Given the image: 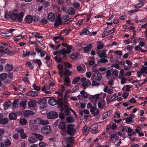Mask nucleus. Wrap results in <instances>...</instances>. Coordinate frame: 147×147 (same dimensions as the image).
<instances>
[{
  "label": "nucleus",
  "instance_id": "obj_1",
  "mask_svg": "<svg viewBox=\"0 0 147 147\" xmlns=\"http://www.w3.org/2000/svg\"><path fill=\"white\" fill-rule=\"evenodd\" d=\"M24 16V13L21 11L18 13H15L13 12V14L11 16V20L13 21L17 20L18 22H21L23 20Z\"/></svg>",
  "mask_w": 147,
  "mask_h": 147
},
{
  "label": "nucleus",
  "instance_id": "obj_2",
  "mask_svg": "<svg viewBox=\"0 0 147 147\" xmlns=\"http://www.w3.org/2000/svg\"><path fill=\"white\" fill-rule=\"evenodd\" d=\"M75 126L74 124L68 125L67 127V132L69 135H74L76 132V129L74 128Z\"/></svg>",
  "mask_w": 147,
  "mask_h": 147
},
{
  "label": "nucleus",
  "instance_id": "obj_3",
  "mask_svg": "<svg viewBox=\"0 0 147 147\" xmlns=\"http://www.w3.org/2000/svg\"><path fill=\"white\" fill-rule=\"evenodd\" d=\"M8 75L6 73L4 72L0 74V80L4 81L5 84L10 83L11 81L9 79L5 80L7 77Z\"/></svg>",
  "mask_w": 147,
  "mask_h": 147
},
{
  "label": "nucleus",
  "instance_id": "obj_4",
  "mask_svg": "<svg viewBox=\"0 0 147 147\" xmlns=\"http://www.w3.org/2000/svg\"><path fill=\"white\" fill-rule=\"evenodd\" d=\"M58 116V113L54 111H51L47 114V117L49 119H56Z\"/></svg>",
  "mask_w": 147,
  "mask_h": 147
},
{
  "label": "nucleus",
  "instance_id": "obj_5",
  "mask_svg": "<svg viewBox=\"0 0 147 147\" xmlns=\"http://www.w3.org/2000/svg\"><path fill=\"white\" fill-rule=\"evenodd\" d=\"M41 131L42 133L46 134H50L51 132V127L49 125L43 127L41 129Z\"/></svg>",
  "mask_w": 147,
  "mask_h": 147
},
{
  "label": "nucleus",
  "instance_id": "obj_6",
  "mask_svg": "<svg viewBox=\"0 0 147 147\" xmlns=\"http://www.w3.org/2000/svg\"><path fill=\"white\" fill-rule=\"evenodd\" d=\"M65 71H60L59 75L60 77H61L62 76L67 75L68 76H70L71 75L72 72L71 71H69V69L67 67L64 68Z\"/></svg>",
  "mask_w": 147,
  "mask_h": 147
},
{
  "label": "nucleus",
  "instance_id": "obj_7",
  "mask_svg": "<svg viewBox=\"0 0 147 147\" xmlns=\"http://www.w3.org/2000/svg\"><path fill=\"white\" fill-rule=\"evenodd\" d=\"M4 68L6 71H10L13 69V65L11 63H7L4 66Z\"/></svg>",
  "mask_w": 147,
  "mask_h": 147
},
{
  "label": "nucleus",
  "instance_id": "obj_8",
  "mask_svg": "<svg viewBox=\"0 0 147 147\" xmlns=\"http://www.w3.org/2000/svg\"><path fill=\"white\" fill-rule=\"evenodd\" d=\"M98 125L97 123H94L92 124L91 126V132L94 134H96L99 132V130L98 129Z\"/></svg>",
  "mask_w": 147,
  "mask_h": 147
},
{
  "label": "nucleus",
  "instance_id": "obj_9",
  "mask_svg": "<svg viewBox=\"0 0 147 147\" xmlns=\"http://www.w3.org/2000/svg\"><path fill=\"white\" fill-rule=\"evenodd\" d=\"M57 105L58 107L60 108L63 109L64 108V106L66 107V105L63 104L62 98L58 99V100H57Z\"/></svg>",
  "mask_w": 147,
  "mask_h": 147
},
{
  "label": "nucleus",
  "instance_id": "obj_10",
  "mask_svg": "<svg viewBox=\"0 0 147 147\" xmlns=\"http://www.w3.org/2000/svg\"><path fill=\"white\" fill-rule=\"evenodd\" d=\"M32 16L30 15H27L25 17L24 21L25 23L30 24L32 22Z\"/></svg>",
  "mask_w": 147,
  "mask_h": 147
},
{
  "label": "nucleus",
  "instance_id": "obj_11",
  "mask_svg": "<svg viewBox=\"0 0 147 147\" xmlns=\"http://www.w3.org/2000/svg\"><path fill=\"white\" fill-rule=\"evenodd\" d=\"M63 22L60 17H58L56 19L54 24V26L55 27H57L59 25H62Z\"/></svg>",
  "mask_w": 147,
  "mask_h": 147
},
{
  "label": "nucleus",
  "instance_id": "obj_12",
  "mask_svg": "<svg viewBox=\"0 0 147 147\" xmlns=\"http://www.w3.org/2000/svg\"><path fill=\"white\" fill-rule=\"evenodd\" d=\"M34 111L30 110H26L24 111L23 113V115L24 117H27L29 115H32L34 114Z\"/></svg>",
  "mask_w": 147,
  "mask_h": 147
},
{
  "label": "nucleus",
  "instance_id": "obj_13",
  "mask_svg": "<svg viewBox=\"0 0 147 147\" xmlns=\"http://www.w3.org/2000/svg\"><path fill=\"white\" fill-rule=\"evenodd\" d=\"M97 54L100 58H107V57L106 55V54L105 51L104 50L99 51L97 53Z\"/></svg>",
  "mask_w": 147,
  "mask_h": 147
},
{
  "label": "nucleus",
  "instance_id": "obj_14",
  "mask_svg": "<svg viewBox=\"0 0 147 147\" xmlns=\"http://www.w3.org/2000/svg\"><path fill=\"white\" fill-rule=\"evenodd\" d=\"M50 98L48 101V102L50 105L53 106L57 104V100L55 99V97H50Z\"/></svg>",
  "mask_w": 147,
  "mask_h": 147
},
{
  "label": "nucleus",
  "instance_id": "obj_15",
  "mask_svg": "<svg viewBox=\"0 0 147 147\" xmlns=\"http://www.w3.org/2000/svg\"><path fill=\"white\" fill-rule=\"evenodd\" d=\"M66 125L65 122L61 120L59 122L58 125V128L64 130L65 129Z\"/></svg>",
  "mask_w": 147,
  "mask_h": 147
},
{
  "label": "nucleus",
  "instance_id": "obj_16",
  "mask_svg": "<svg viewBox=\"0 0 147 147\" xmlns=\"http://www.w3.org/2000/svg\"><path fill=\"white\" fill-rule=\"evenodd\" d=\"M112 113L113 111L112 110H109L107 112L104 113L102 115V117H103V119L107 118Z\"/></svg>",
  "mask_w": 147,
  "mask_h": 147
},
{
  "label": "nucleus",
  "instance_id": "obj_17",
  "mask_svg": "<svg viewBox=\"0 0 147 147\" xmlns=\"http://www.w3.org/2000/svg\"><path fill=\"white\" fill-rule=\"evenodd\" d=\"M55 18V15L53 13H50L49 14L48 18L50 21L54 22Z\"/></svg>",
  "mask_w": 147,
  "mask_h": 147
},
{
  "label": "nucleus",
  "instance_id": "obj_18",
  "mask_svg": "<svg viewBox=\"0 0 147 147\" xmlns=\"http://www.w3.org/2000/svg\"><path fill=\"white\" fill-rule=\"evenodd\" d=\"M36 103L37 101L36 100H31L29 101L28 105L30 107H33L36 105Z\"/></svg>",
  "mask_w": 147,
  "mask_h": 147
},
{
  "label": "nucleus",
  "instance_id": "obj_19",
  "mask_svg": "<svg viewBox=\"0 0 147 147\" xmlns=\"http://www.w3.org/2000/svg\"><path fill=\"white\" fill-rule=\"evenodd\" d=\"M47 100L46 98H41L38 100L37 103L40 105H45L47 102Z\"/></svg>",
  "mask_w": 147,
  "mask_h": 147
},
{
  "label": "nucleus",
  "instance_id": "obj_20",
  "mask_svg": "<svg viewBox=\"0 0 147 147\" xmlns=\"http://www.w3.org/2000/svg\"><path fill=\"white\" fill-rule=\"evenodd\" d=\"M92 47V45L91 44H89L88 45H87V46L85 47H84V52L86 53L87 52L90 51V49Z\"/></svg>",
  "mask_w": 147,
  "mask_h": 147
},
{
  "label": "nucleus",
  "instance_id": "obj_21",
  "mask_svg": "<svg viewBox=\"0 0 147 147\" xmlns=\"http://www.w3.org/2000/svg\"><path fill=\"white\" fill-rule=\"evenodd\" d=\"M87 28H85L82 31V33H80L81 35H84L89 34L90 33V32L88 30Z\"/></svg>",
  "mask_w": 147,
  "mask_h": 147
},
{
  "label": "nucleus",
  "instance_id": "obj_22",
  "mask_svg": "<svg viewBox=\"0 0 147 147\" xmlns=\"http://www.w3.org/2000/svg\"><path fill=\"white\" fill-rule=\"evenodd\" d=\"M28 141L31 143H34L37 141V138L35 136H31L29 138Z\"/></svg>",
  "mask_w": 147,
  "mask_h": 147
},
{
  "label": "nucleus",
  "instance_id": "obj_23",
  "mask_svg": "<svg viewBox=\"0 0 147 147\" xmlns=\"http://www.w3.org/2000/svg\"><path fill=\"white\" fill-rule=\"evenodd\" d=\"M9 119H16L17 118V115L14 113H11L9 115Z\"/></svg>",
  "mask_w": 147,
  "mask_h": 147
},
{
  "label": "nucleus",
  "instance_id": "obj_24",
  "mask_svg": "<svg viewBox=\"0 0 147 147\" xmlns=\"http://www.w3.org/2000/svg\"><path fill=\"white\" fill-rule=\"evenodd\" d=\"M38 93L37 92H33L32 91H30L28 93V95L34 97L38 96Z\"/></svg>",
  "mask_w": 147,
  "mask_h": 147
},
{
  "label": "nucleus",
  "instance_id": "obj_25",
  "mask_svg": "<svg viewBox=\"0 0 147 147\" xmlns=\"http://www.w3.org/2000/svg\"><path fill=\"white\" fill-rule=\"evenodd\" d=\"M12 14H13V12H6L4 16V18L7 19L10 18L11 20V16Z\"/></svg>",
  "mask_w": 147,
  "mask_h": 147
},
{
  "label": "nucleus",
  "instance_id": "obj_26",
  "mask_svg": "<svg viewBox=\"0 0 147 147\" xmlns=\"http://www.w3.org/2000/svg\"><path fill=\"white\" fill-rule=\"evenodd\" d=\"M11 105V102L10 101L5 102L3 105V106L4 107V109H8V107H9Z\"/></svg>",
  "mask_w": 147,
  "mask_h": 147
},
{
  "label": "nucleus",
  "instance_id": "obj_27",
  "mask_svg": "<svg viewBox=\"0 0 147 147\" xmlns=\"http://www.w3.org/2000/svg\"><path fill=\"white\" fill-rule=\"evenodd\" d=\"M64 51L63 50H60L58 51H55L53 52V55H56L57 54L61 55V54H63L64 53Z\"/></svg>",
  "mask_w": 147,
  "mask_h": 147
},
{
  "label": "nucleus",
  "instance_id": "obj_28",
  "mask_svg": "<svg viewBox=\"0 0 147 147\" xmlns=\"http://www.w3.org/2000/svg\"><path fill=\"white\" fill-rule=\"evenodd\" d=\"M98 44L99 45H98L97 47V49L98 50H100L104 46V45L103 44V42L101 41H99Z\"/></svg>",
  "mask_w": 147,
  "mask_h": 147
},
{
  "label": "nucleus",
  "instance_id": "obj_29",
  "mask_svg": "<svg viewBox=\"0 0 147 147\" xmlns=\"http://www.w3.org/2000/svg\"><path fill=\"white\" fill-rule=\"evenodd\" d=\"M26 65L29 67L30 69H33L34 67V64H32L30 61H27Z\"/></svg>",
  "mask_w": 147,
  "mask_h": 147
},
{
  "label": "nucleus",
  "instance_id": "obj_30",
  "mask_svg": "<svg viewBox=\"0 0 147 147\" xmlns=\"http://www.w3.org/2000/svg\"><path fill=\"white\" fill-rule=\"evenodd\" d=\"M65 85H68V84L70 82V79L68 77H65L64 80Z\"/></svg>",
  "mask_w": 147,
  "mask_h": 147
},
{
  "label": "nucleus",
  "instance_id": "obj_31",
  "mask_svg": "<svg viewBox=\"0 0 147 147\" xmlns=\"http://www.w3.org/2000/svg\"><path fill=\"white\" fill-rule=\"evenodd\" d=\"M49 123V121L48 120H40V121L39 123L40 125H44L48 124Z\"/></svg>",
  "mask_w": 147,
  "mask_h": 147
},
{
  "label": "nucleus",
  "instance_id": "obj_32",
  "mask_svg": "<svg viewBox=\"0 0 147 147\" xmlns=\"http://www.w3.org/2000/svg\"><path fill=\"white\" fill-rule=\"evenodd\" d=\"M88 126L87 125H85L83 127L82 130L83 134L84 135H86L88 133Z\"/></svg>",
  "mask_w": 147,
  "mask_h": 147
},
{
  "label": "nucleus",
  "instance_id": "obj_33",
  "mask_svg": "<svg viewBox=\"0 0 147 147\" xmlns=\"http://www.w3.org/2000/svg\"><path fill=\"white\" fill-rule=\"evenodd\" d=\"M32 34L34 35L36 37L38 38H41L43 37V36L40 35V34L39 33L33 32Z\"/></svg>",
  "mask_w": 147,
  "mask_h": 147
},
{
  "label": "nucleus",
  "instance_id": "obj_34",
  "mask_svg": "<svg viewBox=\"0 0 147 147\" xmlns=\"http://www.w3.org/2000/svg\"><path fill=\"white\" fill-rule=\"evenodd\" d=\"M67 12L69 15L72 16L74 14L75 11L73 8H70L68 10Z\"/></svg>",
  "mask_w": 147,
  "mask_h": 147
},
{
  "label": "nucleus",
  "instance_id": "obj_35",
  "mask_svg": "<svg viewBox=\"0 0 147 147\" xmlns=\"http://www.w3.org/2000/svg\"><path fill=\"white\" fill-rule=\"evenodd\" d=\"M80 77L79 76H77L75 77L73 80L72 82V84H75L76 83L78 82L80 79Z\"/></svg>",
  "mask_w": 147,
  "mask_h": 147
},
{
  "label": "nucleus",
  "instance_id": "obj_36",
  "mask_svg": "<svg viewBox=\"0 0 147 147\" xmlns=\"http://www.w3.org/2000/svg\"><path fill=\"white\" fill-rule=\"evenodd\" d=\"M108 34H109V32H107V29H105L103 31L102 36L101 37L102 38H104Z\"/></svg>",
  "mask_w": 147,
  "mask_h": 147
},
{
  "label": "nucleus",
  "instance_id": "obj_37",
  "mask_svg": "<svg viewBox=\"0 0 147 147\" xmlns=\"http://www.w3.org/2000/svg\"><path fill=\"white\" fill-rule=\"evenodd\" d=\"M99 97V95L98 94H97L94 95L93 96H91L89 98V100L90 101H92L93 99H98Z\"/></svg>",
  "mask_w": 147,
  "mask_h": 147
},
{
  "label": "nucleus",
  "instance_id": "obj_38",
  "mask_svg": "<svg viewBox=\"0 0 147 147\" xmlns=\"http://www.w3.org/2000/svg\"><path fill=\"white\" fill-rule=\"evenodd\" d=\"M22 33H21L18 36H17L15 38L14 41H18L20 40L23 38V37L22 35Z\"/></svg>",
  "mask_w": 147,
  "mask_h": 147
},
{
  "label": "nucleus",
  "instance_id": "obj_39",
  "mask_svg": "<svg viewBox=\"0 0 147 147\" xmlns=\"http://www.w3.org/2000/svg\"><path fill=\"white\" fill-rule=\"evenodd\" d=\"M61 50H63L64 51V53L63 54H62L64 57H65L66 56V53L69 54L71 51V50L70 49H67L66 51H65L64 49H62Z\"/></svg>",
  "mask_w": 147,
  "mask_h": 147
},
{
  "label": "nucleus",
  "instance_id": "obj_40",
  "mask_svg": "<svg viewBox=\"0 0 147 147\" xmlns=\"http://www.w3.org/2000/svg\"><path fill=\"white\" fill-rule=\"evenodd\" d=\"M142 4V5H141L140 3H139L137 4H136L134 5V7L137 8H140L142 7V6H143L145 4V2H143Z\"/></svg>",
  "mask_w": 147,
  "mask_h": 147
},
{
  "label": "nucleus",
  "instance_id": "obj_41",
  "mask_svg": "<svg viewBox=\"0 0 147 147\" xmlns=\"http://www.w3.org/2000/svg\"><path fill=\"white\" fill-rule=\"evenodd\" d=\"M39 22L42 25H43L44 24H47L48 21L45 18H43L40 20Z\"/></svg>",
  "mask_w": 147,
  "mask_h": 147
},
{
  "label": "nucleus",
  "instance_id": "obj_42",
  "mask_svg": "<svg viewBox=\"0 0 147 147\" xmlns=\"http://www.w3.org/2000/svg\"><path fill=\"white\" fill-rule=\"evenodd\" d=\"M120 117V113L118 111H116L115 112V114L114 115L113 117L114 119L117 118L118 119Z\"/></svg>",
  "mask_w": 147,
  "mask_h": 147
},
{
  "label": "nucleus",
  "instance_id": "obj_43",
  "mask_svg": "<svg viewBox=\"0 0 147 147\" xmlns=\"http://www.w3.org/2000/svg\"><path fill=\"white\" fill-rule=\"evenodd\" d=\"M15 130L18 132L20 133V134L24 133V130L22 128H16Z\"/></svg>",
  "mask_w": 147,
  "mask_h": 147
},
{
  "label": "nucleus",
  "instance_id": "obj_44",
  "mask_svg": "<svg viewBox=\"0 0 147 147\" xmlns=\"http://www.w3.org/2000/svg\"><path fill=\"white\" fill-rule=\"evenodd\" d=\"M23 53L22 55L24 57H26V56H29L31 52H32V51H26V53H25L24 51H23Z\"/></svg>",
  "mask_w": 147,
  "mask_h": 147
},
{
  "label": "nucleus",
  "instance_id": "obj_45",
  "mask_svg": "<svg viewBox=\"0 0 147 147\" xmlns=\"http://www.w3.org/2000/svg\"><path fill=\"white\" fill-rule=\"evenodd\" d=\"M73 6L76 9H78L80 7V4L78 2H75L73 3Z\"/></svg>",
  "mask_w": 147,
  "mask_h": 147
},
{
  "label": "nucleus",
  "instance_id": "obj_46",
  "mask_svg": "<svg viewBox=\"0 0 147 147\" xmlns=\"http://www.w3.org/2000/svg\"><path fill=\"white\" fill-rule=\"evenodd\" d=\"M35 136H36V137L40 141L42 140L43 139V136L39 134H36Z\"/></svg>",
  "mask_w": 147,
  "mask_h": 147
},
{
  "label": "nucleus",
  "instance_id": "obj_47",
  "mask_svg": "<svg viewBox=\"0 0 147 147\" xmlns=\"http://www.w3.org/2000/svg\"><path fill=\"white\" fill-rule=\"evenodd\" d=\"M38 145L40 147H45L47 145V144L43 142H40Z\"/></svg>",
  "mask_w": 147,
  "mask_h": 147
},
{
  "label": "nucleus",
  "instance_id": "obj_48",
  "mask_svg": "<svg viewBox=\"0 0 147 147\" xmlns=\"http://www.w3.org/2000/svg\"><path fill=\"white\" fill-rule=\"evenodd\" d=\"M120 74L118 78H123L124 75V71L123 69H121L120 71Z\"/></svg>",
  "mask_w": 147,
  "mask_h": 147
},
{
  "label": "nucleus",
  "instance_id": "obj_49",
  "mask_svg": "<svg viewBox=\"0 0 147 147\" xmlns=\"http://www.w3.org/2000/svg\"><path fill=\"white\" fill-rule=\"evenodd\" d=\"M38 17V16H33L32 22L33 21L34 22H37L39 21V20Z\"/></svg>",
  "mask_w": 147,
  "mask_h": 147
},
{
  "label": "nucleus",
  "instance_id": "obj_50",
  "mask_svg": "<svg viewBox=\"0 0 147 147\" xmlns=\"http://www.w3.org/2000/svg\"><path fill=\"white\" fill-rule=\"evenodd\" d=\"M140 71L142 74H143L145 72L147 71V67L146 66H144L143 67L141 68Z\"/></svg>",
  "mask_w": 147,
  "mask_h": 147
},
{
  "label": "nucleus",
  "instance_id": "obj_51",
  "mask_svg": "<svg viewBox=\"0 0 147 147\" xmlns=\"http://www.w3.org/2000/svg\"><path fill=\"white\" fill-rule=\"evenodd\" d=\"M5 144L6 146H9L11 144V142L9 139H5Z\"/></svg>",
  "mask_w": 147,
  "mask_h": 147
},
{
  "label": "nucleus",
  "instance_id": "obj_52",
  "mask_svg": "<svg viewBox=\"0 0 147 147\" xmlns=\"http://www.w3.org/2000/svg\"><path fill=\"white\" fill-rule=\"evenodd\" d=\"M26 101H22L20 103V105L23 107H25L26 105Z\"/></svg>",
  "mask_w": 147,
  "mask_h": 147
},
{
  "label": "nucleus",
  "instance_id": "obj_53",
  "mask_svg": "<svg viewBox=\"0 0 147 147\" xmlns=\"http://www.w3.org/2000/svg\"><path fill=\"white\" fill-rule=\"evenodd\" d=\"M134 115L133 114H130L129 116L127 117V118L125 119V118H124L122 119H132L134 118Z\"/></svg>",
  "mask_w": 147,
  "mask_h": 147
},
{
  "label": "nucleus",
  "instance_id": "obj_54",
  "mask_svg": "<svg viewBox=\"0 0 147 147\" xmlns=\"http://www.w3.org/2000/svg\"><path fill=\"white\" fill-rule=\"evenodd\" d=\"M33 87L34 88V90L37 91H39L40 89V87L34 84L33 85Z\"/></svg>",
  "mask_w": 147,
  "mask_h": 147
},
{
  "label": "nucleus",
  "instance_id": "obj_55",
  "mask_svg": "<svg viewBox=\"0 0 147 147\" xmlns=\"http://www.w3.org/2000/svg\"><path fill=\"white\" fill-rule=\"evenodd\" d=\"M118 71L117 69H114L112 73V75L117 77L118 75Z\"/></svg>",
  "mask_w": 147,
  "mask_h": 147
},
{
  "label": "nucleus",
  "instance_id": "obj_56",
  "mask_svg": "<svg viewBox=\"0 0 147 147\" xmlns=\"http://www.w3.org/2000/svg\"><path fill=\"white\" fill-rule=\"evenodd\" d=\"M36 62L37 64L38 67L40 68V66L42 65L41 61L40 59H37L36 60Z\"/></svg>",
  "mask_w": 147,
  "mask_h": 147
},
{
  "label": "nucleus",
  "instance_id": "obj_57",
  "mask_svg": "<svg viewBox=\"0 0 147 147\" xmlns=\"http://www.w3.org/2000/svg\"><path fill=\"white\" fill-rule=\"evenodd\" d=\"M102 78V75L100 73H97V79L96 80L97 81H99L100 82V80H101Z\"/></svg>",
  "mask_w": 147,
  "mask_h": 147
},
{
  "label": "nucleus",
  "instance_id": "obj_58",
  "mask_svg": "<svg viewBox=\"0 0 147 147\" xmlns=\"http://www.w3.org/2000/svg\"><path fill=\"white\" fill-rule=\"evenodd\" d=\"M118 78L122 79L121 81V84L122 85H123L126 82L127 80L125 78H123H123Z\"/></svg>",
  "mask_w": 147,
  "mask_h": 147
},
{
  "label": "nucleus",
  "instance_id": "obj_59",
  "mask_svg": "<svg viewBox=\"0 0 147 147\" xmlns=\"http://www.w3.org/2000/svg\"><path fill=\"white\" fill-rule=\"evenodd\" d=\"M6 45H7L5 43L2 42L0 45V48H3L5 49V48L6 47Z\"/></svg>",
  "mask_w": 147,
  "mask_h": 147
},
{
  "label": "nucleus",
  "instance_id": "obj_60",
  "mask_svg": "<svg viewBox=\"0 0 147 147\" xmlns=\"http://www.w3.org/2000/svg\"><path fill=\"white\" fill-rule=\"evenodd\" d=\"M27 122V120H20V123L22 125H25Z\"/></svg>",
  "mask_w": 147,
  "mask_h": 147
},
{
  "label": "nucleus",
  "instance_id": "obj_61",
  "mask_svg": "<svg viewBox=\"0 0 147 147\" xmlns=\"http://www.w3.org/2000/svg\"><path fill=\"white\" fill-rule=\"evenodd\" d=\"M50 3L48 1H45L43 2V5L46 8H47L49 6Z\"/></svg>",
  "mask_w": 147,
  "mask_h": 147
},
{
  "label": "nucleus",
  "instance_id": "obj_62",
  "mask_svg": "<svg viewBox=\"0 0 147 147\" xmlns=\"http://www.w3.org/2000/svg\"><path fill=\"white\" fill-rule=\"evenodd\" d=\"M64 64L66 67H68L67 68H71L72 67V65L69 63L67 62H65Z\"/></svg>",
  "mask_w": 147,
  "mask_h": 147
},
{
  "label": "nucleus",
  "instance_id": "obj_63",
  "mask_svg": "<svg viewBox=\"0 0 147 147\" xmlns=\"http://www.w3.org/2000/svg\"><path fill=\"white\" fill-rule=\"evenodd\" d=\"M92 86H100V83H98L96 82L93 81L92 82Z\"/></svg>",
  "mask_w": 147,
  "mask_h": 147
},
{
  "label": "nucleus",
  "instance_id": "obj_64",
  "mask_svg": "<svg viewBox=\"0 0 147 147\" xmlns=\"http://www.w3.org/2000/svg\"><path fill=\"white\" fill-rule=\"evenodd\" d=\"M108 61V60L105 58H102L100 59V62L101 63H107Z\"/></svg>",
  "mask_w": 147,
  "mask_h": 147
}]
</instances>
